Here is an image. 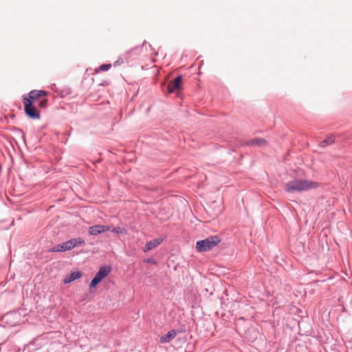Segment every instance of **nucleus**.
<instances>
[{
	"mask_svg": "<svg viewBox=\"0 0 352 352\" xmlns=\"http://www.w3.org/2000/svg\"><path fill=\"white\" fill-rule=\"evenodd\" d=\"M140 47L139 46H137V47L133 48L131 51H133V50H140Z\"/></svg>",
	"mask_w": 352,
	"mask_h": 352,
	"instance_id": "4be33fe9",
	"label": "nucleus"
},
{
	"mask_svg": "<svg viewBox=\"0 0 352 352\" xmlns=\"http://www.w3.org/2000/svg\"><path fill=\"white\" fill-rule=\"evenodd\" d=\"M74 241V245L75 247L81 246L85 245V240L81 237H78L75 239H72Z\"/></svg>",
	"mask_w": 352,
	"mask_h": 352,
	"instance_id": "2eb2a0df",
	"label": "nucleus"
},
{
	"mask_svg": "<svg viewBox=\"0 0 352 352\" xmlns=\"http://www.w3.org/2000/svg\"><path fill=\"white\" fill-rule=\"evenodd\" d=\"M221 241L218 236H210L204 240L198 241L196 243V248L198 252H207L212 249Z\"/></svg>",
	"mask_w": 352,
	"mask_h": 352,
	"instance_id": "f03ea898",
	"label": "nucleus"
},
{
	"mask_svg": "<svg viewBox=\"0 0 352 352\" xmlns=\"http://www.w3.org/2000/svg\"><path fill=\"white\" fill-rule=\"evenodd\" d=\"M82 272L80 271L72 272L69 275H67L64 279L63 283L65 284L70 283L75 280L80 278L82 276Z\"/></svg>",
	"mask_w": 352,
	"mask_h": 352,
	"instance_id": "1a4fd4ad",
	"label": "nucleus"
},
{
	"mask_svg": "<svg viewBox=\"0 0 352 352\" xmlns=\"http://www.w3.org/2000/svg\"><path fill=\"white\" fill-rule=\"evenodd\" d=\"M109 231L115 234H125L126 232V230L124 228L120 226L113 228V229L110 228Z\"/></svg>",
	"mask_w": 352,
	"mask_h": 352,
	"instance_id": "4468645a",
	"label": "nucleus"
},
{
	"mask_svg": "<svg viewBox=\"0 0 352 352\" xmlns=\"http://www.w3.org/2000/svg\"><path fill=\"white\" fill-rule=\"evenodd\" d=\"M182 76H178L173 80L169 82L168 85V93H173L177 89H179L182 83Z\"/></svg>",
	"mask_w": 352,
	"mask_h": 352,
	"instance_id": "6e6552de",
	"label": "nucleus"
},
{
	"mask_svg": "<svg viewBox=\"0 0 352 352\" xmlns=\"http://www.w3.org/2000/svg\"><path fill=\"white\" fill-rule=\"evenodd\" d=\"M18 314H18L17 312H15V311H14V312H12V313L7 314L6 315V317L7 318H15V317H16V316H18Z\"/></svg>",
	"mask_w": 352,
	"mask_h": 352,
	"instance_id": "aec40b11",
	"label": "nucleus"
},
{
	"mask_svg": "<svg viewBox=\"0 0 352 352\" xmlns=\"http://www.w3.org/2000/svg\"><path fill=\"white\" fill-rule=\"evenodd\" d=\"M146 263L155 264L156 262L153 258H148L144 261Z\"/></svg>",
	"mask_w": 352,
	"mask_h": 352,
	"instance_id": "412c9836",
	"label": "nucleus"
},
{
	"mask_svg": "<svg viewBox=\"0 0 352 352\" xmlns=\"http://www.w3.org/2000/svg\"><path fill=\"white\" fill-rule=\"evenodd\" d=\"M111 270V268L110 266H101L98 272L96 274V276L98 277L100 280H102L110 273Z\"/></svg>",
	"mask_w": 352,
	"mask_h": 352,
	"instance_id": "9d476101",
	"label": "nucleus"
},
{
	"mask_svg": "<svg viewBox=\"0 0 352 352\" xmlns=\"http://www.w3.org/2000/svg\"><path fill=\"white\" fill-rule=\"evenodd\" d=\"M65 247L67 248V250H70L75 248L72 239L65 241Z\"/></svg>",
	"mask_w": 352,
	"mask_h": 352,
	"instance_id": "a211bd4d",
	"label": "nucleus"
},
{
	"mask_svg": "<svg viewBox=\"0 0 352 352\" xmlns=\"http://www.w3.org/2000/svg\"><path fill=\"white\" fill-rule=\"evenodd\" d=\"M181 331L171 329L160 338V342L161 344L168 343L170 341H172L176 337V336Z\"/></svg>",
	"mask_w": 352,
	"mask_h": 352,
	"instance_id": "423d86ee",
	"label": "nucleus"
},
{
	"mask_svg": "<svg viewBox=\"0 0 352 352\" xmlns=\"http://www.w3.org/2000/svg\"><path fill=\"white\" fill-rule=\"evenodd\" d=\"M65 251H67V250L65 247V242L62 243L60 244H58L49 250V252H65Z\"/></svg>",
	"mask_w": 352,
	"mask_h": 352,
	"instance_id": "f8f14e48",
	"label": "nucleus"
},
{
	"mask_svg": "<svg viewBox=\"0 0 352 352\" xmlns=\"http://www.w3.org/2000/svg\"><path fill=\"white\" fill-rule=\"evenodd\" d=\"M162 242V239L160 238L155 239L147 242L144 246V252L149 251L154 248L158 246Z\"/></svg>",
	"mask_w": 352,
	"mask_h": 352,
	"instance_id": "9b49d317",
	"label": "nucleus"
},
{
	"mask_svg": "<svg viewBox=\"0 0 352 352\" xmlns=\"http://www.w3.org/2000/svg\"><path fill=\"white\" fill-rule=\"evenodd\" d=\"M109 230L110 226H109L95 225L89 228L88 232L90 235L96 236Z\"/></svg>",
	"mask_w": 352,
	"mask_h": 352,
	"instance_id": "39448f33",
	"label": "nucleus"
},
{
	"mask_svg": "<svg viewBox=\"0 0 352 352\" xmlns=\"http://www.w3.org/2000/svg\"><path fill=\"white\" fill-rule=\"evenodd\" d=\"M335 142V138L333 135L328 136L325 140L320 143V146L324 148L327 145H331Z\"/></svg>",
	"mask_w": 352,
	"mask_h": 352,
	"instance_id": "ddd939ff",
	"label": "nucleus"
},
{
	"mask_svg": "<svg viewBox=\"0 0 352 352\" xmlns=\"http://www.w3.org/2000/svg\"><path fill=\"white\" fill-rule=\"evenodd\" d=\"M111 67V64H102L100 66L99 70L102 72L108 71Z\"/></svg>",
	"mask_w": 352,
	"mask_h": 352,
	"instance_id": "6ab92c4d",
	"label": "nucleus"
},
{
	"mask_svg": "<svg viewBox=\"0 0 352 352\" xmlns=\"http://www.w3.org/2000/svg\"><path fill=\"white\" fill-rule=\"evenodd\" d=\"M318 186V184L314 181L294 179L285 184V191L289 193L307 191L310 189L316 188Z\"/></svg>",
	"mask_w": 352,
	"mask_h": 352,
	"instance_id": "f257e3e1",
	"label": "nucleus"
},
{
	"mask_svg": "<svg viewBox=\"0 0 352 352\" xmlns=\"http://www.w3.org/2000/svg\"><path fill=\"white\" fill-rule=\"evenodd\" d=\"M47 95V91L44 90H32L27 95L23 96V102L30 100L31 104L36 103L40 98Z\"/></svg>",
	"mask_w": 352,
	"mask_h": 352,
	"instance_id": "20e7f679",
	"label": "nucleus"
},
{
	"mask_svg": "<svg viewBox=\"0 0 352 352\" xmlns=\"http://www.w3.org/2000/svg\"><path fill=\"white\" fill-rule=\"evenodd\" d=\"M23 104L25 113L29 118L32 120L40 119V111L34 104H31L30 100H26V102H23Z\"/></svg>",
	"mask_w": 352,
	"mask_h": 352,
	"instance_id": "7ed1b4c3",
	"label": "nucleus"
},
{
	"mask_svg": "<svg viewBox=\"0 0 352 352\" xmlns=\"http://www.w3.org/2000/svg\"><path fill=\"white\" fill-rule=\"evenodd\" d=\"M48 100L46 98L41 99L39 101H38L37 106L39 108L45 109L47 106Z\"/></svg>",
	"mask_w": 352,
	"mask_h": 352,
	"instance_id": "f3484780",
	"label": "nucleus"
},
{
	"mask_svg": "<svg viewBox=\"0 0 352 352\" xmlns=\"http://www.w3.org/2000/svg\"><path fill=\"white\" fill-rule=\"evenodd\" d=\"M102 280H100L98 277H97L96 275L95 276L92 278V280H91V283H90V285H89V287L93 288V287H96L98 284Z\"/></svg>",
	"mask_w": 352,
	"mask_h": 352,
	"instance_id": "dca6fc26",
	"label": "nucleus"
},
{
	"mask_svg": "<svg viewBox=\"0 0 352 352\" xmlns=\"http://www.w3.org/2000/svg\"><path fill=\"white\" fill-rule=\"evenodd\" d=\"M242 145L245 146H257L258 147H265L267 145V142L264 138H258L250 140L245 142Z\"/></svg>",
	"mask_w": 352,
	"mask_h": 352,
	"instance_id": "0eeeda50",
	"label": "nucleus"
}]
</instances>
